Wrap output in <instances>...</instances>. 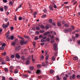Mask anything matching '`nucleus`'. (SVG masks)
<instances>
[{"label": "nucleus", "instance_id": "f257e3e1", "mask_svg": "<svg viewBox=\"0 0 80 80\" xmlns=\"http://www.w3.org/2000/svg\"><path fill=\"white\" fill-rule=\"evenodd\" d=\"M10 24V22H8L5 25V24H3L2 25V28H6L8 27L9 24Z\"/></svg>", "mask_w": 80, "mask_h": 80}, {"label": "nucleus", "instance_id": "f03ea898", "mask_svg": "<svg viewBox=\"0 0 80 80\" xmlns=\"http://www.w3.org/2000/svg\"><path fill=\"white\" fill-rule=\"evenodd\" d=\"M28 43V42H27V41H24L23 40H22L20 42V43H21V45H26V44H27Z\"/></svg>", "mask_w": 80, "mask_h": 80}, {"label": "nucleus", "instance_id": "7ed1b4c3", "mask_svg": "<svg viewBox=\"0 0 80 80\" xmlns=\"http://www.w3.org/2000/svg\"><path fill=\"white\" fill-rule=\"evenodd\" d=\"M53 49L55 51L57 50V46L56 43H54L53 45Z\"/></svg>", "mask_w": 80, "mask_h": 80}, {"label": "nucleus", "instance_id": "20e7f679", "mask_svg": "<svg viewBox=\"0 0 80 80\" xmlns=\"http://www.w3.org/2000/svg\"><path fill=\"white\" fill-rule=\"evenodd\" d=\"M20 49H21V46H20L16 47L15 48V50L17 51H19Z\"/></svg>", "mask_w": 80, "mask_h": 80}, {"label": "nucleus", "instance_id": "39448f33", "mask_svg": "<svg viewBox=\"0 0 80 80\" xmlns=\"http://www.w3.org/2000/svg\"><path fill=\"white\" fill-rule=\"evenodd\" d=\"M70 80H72V79H75V75L73 74L72 76L69 77Z\"/></svg>", "mask_w": 80, "mask_h": 80}, {"label": "nucleus", "instance_id": "423d86ee", "mask_svg": "<svg viewBox=\"0 0 80 80\" xmlns=\"http://www.w3.org/2000/svg\"><path fill=\"white\" fill-rule=\"evenodd\" d=\"M15 57L19 59L20 58V55H19V54L17 53L15 54Z\"/></svg>", "mask_w": 80, "mask_h": 80}, {"label": "nucleus", "instance_id": "0eeeda50", "mask_svg": "<svg viewBox=\"0 0 80 80\" xmlns=\"http://www.w3.org/2000/svg\"><path fill=\"white\" fill-rule=\"evenodd\" d=\"M23 4V3H21L20 5L18 6V7L17 8L16 10V12H17L18 10V8H20L22 7V5Z\"/></svg>", "mask_w": 80, "mask_h": 80}, {"label": "nucleus", "instance_id": "6e6552de", "mask_svg": "<svg viewBox=\"0 0 80 80\" xmlns=\"http://www.w3.org/2000/svg\"><path fill=\"white\" fill-rule=\"evenodd\" d=\"M0 64L2 65H5V64H6V62H5L3 60H2L1 62L0 63Z\"/></svg>", "mask_w": 80, "mask_h": 80}, {"label": "nucleus", "instance_id": "1a4fd4ad", "mask_svg": "<svg viewBox=\"0 0 80 80\" xmlns=\"http://www.w3.org/2000/svg\"><path fill=\"white\" fill-rule=\"evenodd\" d=\"M10 36V32H8L6 33V37H8Z\"/></svg>", "mask_w": 80, "mask_h": 80}, {"label": "nucleus", "instance_id": "9d476101", "mask_svg": "<svg viewBox=\"0 0 80 80\" xmlns=\"http://www.w3.org/2000/svg\"><path fill=\"white\" fill-rule=\"evenodd\" d=\"M49 8L50 10L51 11H53V7H52V6L51 5H50L49 7Z\"/></svg>", "mask_w": 80, "mask_h": 80}, {"label": "nucleus", "instance_id": "9b49d317", "mask_svg": "<svg viewBox=\"0 0 80 80\" xmlns=\"http://www.w3.org/2000/svg\"><path fill=\"white\" fill-rule=\"evenodd\" d=\"M29 68L31 70H33L34 69V67L32 66H30L29 67Z\"/></svg>", "mask_w": 80, "mask_h": 80}, {"label": "nucleus", "instance_id": "f8f14e48", "mask_svg": "<svg viewBox=\"0 0 80 80\" xmlns=\"http://www.w3.org/2000/svg\"><path fill=\"white\" fill-rule=\"evenodd\" d=\"M21 59L22 60H25V57L23 56H21Z\"/></svg>", "mask_w": 80, "mask_h": 80}, {"label": "nucleus", "instance_id": "ddd939ff", "mask_svg": "<svg viewBox=\"0 0 80 80\" xmlns=\"http://www.w3.org/2000/svg\"><path fill=\"white\" fill-rule=\"evenodd\" d=\"M42 66H43L44 67H46L47 65L45 64V63L44 62H43L42 63Z\"/></svg>", "mask_w": 80, "mask_h": 80}, {"label": "nucleus", "instance_id": "4468645a", "mask_svg": "<svg viewBox=\"0 0 80 80\" xmlns=\"http://www.w3.org/2000/svg\"><path fill=\"white\" fill-rule=\"evenodd\" d=\"M40 58L41 60H42L43 59V58H44V56H43V55L41 56L40 57Z\"/></svg>", "mask_w": 80, "mask_h": 80}, {"label": "nucleus", "instance_id": "2eb2a0df", "mask_svg": "<svg viewBox=\"0 0 80 80\" xmlns=\"http://www.w3.org/2000/svg\"><path fill=\"white\" fill-rule=\"evenodd\" d=\"M24 38H28V39H30V37L27 35H24Z\"/></svg>", "mask_w": 80, "mask_h": 80}, {"label": "nucleus", "instance_id": "dca6fc26", "mask_svg": "<svg viewBox=\"0 0 80 80\" xmlns=\"http://www.w3.org/2000/svg\"><path fill=\"white\" fill-rule=\"evenodd\" d=\"M13 2L12 1H10L9 2V5H13Z\"/></svg>", "mask_w": 80, "mask_h": 80}, {"label": "nucleus", "instance_id": "f3484780", "mask_svg": "<svg viewBox=\"0 0 80 80\" xmlns=\"http://www.w3.org/2000/svg\"><path fill=\"white\" fill-rule=\"evenodd\" d=\"M4 8L5 11H7V9H8V7L5 6H4Z\"/></svg>", "mask_w": 80, "mask_h": 80}, {"label": "nucleus", "instance_id": "a211bd4d", "mask_svg": "<svg viewBox=\"0 0 80 80\" xmlns=\"http://www.w3.org/2000/svg\"><path fill=\"white\" fill-rule=\"evenodd\" d=\"M6 60L8 62H10V58L8 57H6Z\"/></svg>", "mask_w": 80, "mask_h": 80}, {"label": "nucleus", "instance_id": "6ab92c4d", "mask_svg": "<svg viewBox=\"0 0 80 80\" xmlns=\"http://www.w3.org/2000/svg\"><path fill=\"white\" fill-rule=\"evenodd\" d=\"M64 32H65V33H67V32H68V29H65L64 30Z\"/></svg>", "mask_w": 80, "mask_h": 80}, {"label": "nucleus", "instance_id": "aec40b11", "mask_svg": "<svg viewBox=\"0 0 80 80\" xmlns=\"http://www.w3.org/2000/svg\"><path fill=\"white\" fill-rule=\"evenodd\" d=\"M4 70L5 72H8V68H4Z\"/></svg>", "mask_w": 80, "mask_h": 80}, {"label": "nucleus", "instance_id": "412c9836", "mask_svg": "<svg viewBox=\"0 0 80 80\" xmlns=\"http://www.w3.org/2000/svg\"><path fill=\"white\" fill-rule=\"evenodd\" d=\"M37 12H35L33 14V15H34V17L35 18L36 17V15H37Z\"/></svg>", "mask_w": 80, "mask_h": 80}, {"label": "nucleus", "instance_id": "4be33fe9", "mask_svg": "<svg viewBox=\"0 0 80 80\" xmlns=\"http://www.w3.org/2000/svg\"><path fill=\"white\" fill-rule=\"evenodd\" d=\"M56 80H60V78L58 75L57 76Z\"/></svg>", "mask_w": 80, "mask_h": 80}, {"label": "nucleus", "instance_id": "5701e85b", "mask_svg": "<svg viewBox=\"0 0 80 80\" xmlns=\"http://www.w3.org/2000/svg\"><path fill=\"white\" fill-rule=\"evenodd\" d=\"M52 60L53 61H55V56H53L52 57Z\"/></svg>", "mask_w": 80, "mask_h": 80}, {"label": "nucleus", "instance_id": "b1692460", "mask_svg": "<svg viewBox=\"0 0 80 80\" xmlns=\"http://www.w3.org/2000/svg\"><path fill=\"white\" fill-rule=\"evenodd\" d=\"M45 30H40L39 31L40 33H44L45 32Z\"/></svg>", "mask_w": 80, "mask_h": 80}, {"label": "nucleus", "instance_id": "393cba45", "mask_svg": "<svg viewBox=\"0 0 80 80\" xmlns=\"http://www.w3.org/2000/svg\"><path fill=\"white\" fill-rule=\"evenodd\" d=\"M52 34V33H53V34L54 35H55L56 34V32H53L52 31H51L50 32Z\"/></svg>", "mask_w": 80, "mask_h": 80}, {"label": "nucleus", "instance_id": "a878e982", "mask_svg": "<svg viewBox=\"0 0 80 80\" xmlns=\"http://www.w3.org/2000/svg\"><path fill=\"white\" fill-rule=\"evenodd\" d=\"M41 42H47V40H45L44 39H42L41 40Z\"/></svg>", "mask_w": 80, "mask_h": 80}, {"label": "nucleus", "instance_id": "bb28decb", "mask_svg": "<svg viewBox=\"0 0 80 80\" xmlns=\"http://www.w3.org/2000/svg\"><path fill=\"white\" fill-rule=\"evenodd\" d=\"M5 46H6V44H5V43H3L2 44V47H3V48H4V47H5Z\"/></svg>", "mask_w": 80, "mask_h": 80}, {"label": "nucleus", "instance_id": "cd10ccee", "mask_svg": "<svg viewBox=\"0 0 80 80\" xmlns=\"http://www.w3.org/2000/svg\"><path fill=\"white\" fill-rule=\"evenodd\" d=\"M73 60H78V58L77 57H74L73 58Z\"/></svg>", "mask_w": 80, "mask_h": 80}, {"label": "nucleus", "instance_id": "c85d7f7f", "mask_svg": "<svg viewBox=\"0 0 80 80\" xmlns=\"http://www.w3.org/2000/svg\"><path fill=\"white\" fill-rule=\"evenodd\" d=\"M37 67L38 68H40V67H42V65L40 64H38L37 65Z\"/></svg>", "mask_w": 80, "mask_h": 80}, {"label": "nucleus", "instance_id": "c756f323", "mask_svg": "<svg viewBox=\"0 0 80 80\" xmlns=\"http://www.w3.org/2000/svg\"><path fill=\"white\" fill-rule=\"evenodd\" d=\"M36 30H38V31L40 30V28H39L38 27V26H37L36 27Z\"/></svg>", "mask_w": 80, "mask_h": 80}, {"label": "nucleus", "instance_id": "7c9ffc66", "mask_svg": "<svg viewBox=\"0 0 80 80\" xmlns=\"http://www.w3.org/2000/svg\"><path fill=\"white\" fill-rule=\"evenodd\" d=\"M6 54H7L6 53V52H4L2 53V55H3V56H5V55Z\"/></svg>", "mask_w": 80, "mask_h": 80}, {"label": "nucleus", "instance_id": "2f4dec72", "mask_svg": "<svg viewBox=\"0 0 80 80\" xmlns=\"http://www.w3.org/2000/svg\"><path fill=\"white\" fill-rule=\"evenodd\" d=\"M40 72H41L40 70H37V74H39V73H40Z\"/></svg>", "mask_w": 80, "mask_h": 80}, {"label": "nucleus", "instance_id": "473e14b6", "mask_svg": "<svg viewBox=\"0 0 80 80\" xmlns=\"http://www.w3.org/2000/svg\"><path fill=\"white\" fill-rule=\"evenodd\" d=\"M34 40H38V37L37 36H36L34 38Z\"/></svg>", "mask_w": 80, "mask_h": 80}, {"label": "nucleus", "instance_id": "72a5a7b5", "mask_svg": "<svg viewBox=\"0 0 80 80\" xmlns=\"http://www.w3.org/2000/svg\"><path fill=\"white\" fill-rule=\"evenodd\" d=\"M40 27H41V28H42V29H44V28H45V26H43L42 25H41L40 26Z\"/></svg>", "mask_w": 80, "mask_h": 80}, {"label": "nucleus", "instance_id": "f704fd0d", "mask_svg": "<svg viewBox=\"0 0 80 80\" xmlns=\"http://www.w3.org/2000/svg\"><path fill=\"white\" fill-rule=\"evenodd\" d=\"M57 25L58 27H60V26H61V23L60 22H58Z\"/></svg>", "mask_w": 80, "mask_h": 80}, {"label": "nucleus", "instance_id": "c9c22d12", "mask_svg": "<svg viewBox=\"0 0 80 80\" xmlns=\"http://www.w3.org/2000/svg\"><path fill=\"white\" fill-rule=\"evenodd\" d=\"M30 63V61L29 60H28L26 62V64L27 65H28Z\"/></svg>", "mask_w": 80, "mask_h": 80}, {"label": "nucleus", "instance_id": "e433bc0d", "mask_svg": "<svg viewBox=\"0 0 80 80\" xmlns=\"http://www.w3.org/2000/svg\"><path fill=\"white\" fill-rule=\"evenodd\" d=\"M51 42L52 43H54V42H55V40H54L53 39H52L51 40Z\"/></svg>", "mask_w": 80, "mask_h": 80}, {"label": "nucleus", "instance_id": "4c0bfd02", "mask_svg": "<svg viewBox=\"0 0 80 80\" xmlns=\"http://www.w3.org/2000/svg\"><path fill=\"white\" fill-rule=\"evenodd\" d=\"M11 58H15V55L14 54H12L11 57Z\"/></svg>", "mask_w": 80, "mask_h": 80}, {"label": "nucleus", "instance_id": "58836bf2", "mask_svg": "<svg viewBox=\"0 0 80 80\" xmlns=\"http://www.w3.org/2000/svg\"><path fill=\"white\" fill-rule=\"evenodd\" d=\"M48 57H49V56L48 55L47 56H46V57L45 58V59L46 60H47L48 59Z\"/></svg>", "mask_w": 80, "mask_h": 80}, {"label": "nucleus", "instance_id": "ea45409f", "mask_svg": "<svg viewBox=\"0 0 80 80\" xmlns=\"http://www.w3.org/2000/svg\"><path fill=\"white\" fill-rule=\"evenodd\" d=\"M49 22L50 23H52V19H50L49 20Z\"/></svg>", "mask_w": 80, "mask_h": 80}, {"label": "nucleus", "instance_id": "a19ab883", "mask_svg": "<svg viewBox=\"0 0 80 80\" xmlns=\"http://www.w3.org/2000/svg\"><path fill=\"white\" fill-rule=\"evenodd\" d=\"M65 27H68L69 26V25L68 24H65L64 25Z\"/></svg>", "mask_w": 80, "mask_h": 80}, {"label": "nucleus", "instance_id": "79ce46f5", "mask_svg": "<svg viewBox=\"0 0 80 80\" xmlns=\"http://www.w3.org/2000/svg\"><path fill=\"white\" fill-rule=\"evenodd\" d=\"M47 32H46L43 34V36H47Z\"/></svg>", "mask_w": 80, "mask_h": 80}, {"label": "nucleus", "instance_id": "37998d69", "mask_svg": "<svg viewBox=\"0 0 80 80\" xmlns=\"http://www.w3.org/2000/svg\"><path fill=\"white\" fill-rule=\"evenodd\" d=\"M54 71H53V70L52 69H51L50 70V73H51V74L53 73V72Z\"/></svg>", "mask_w": 80, "mask_h": 80}, {"label": "nucleus", "instance_id": "c03bdc74", "mask_svg": "<svg viewBox=\"0 0 80 80\" xmlns=\"http://www.w3.org/2000/svg\"><path fill=\"white\" fill-rule=\"evenodd\" d=\"M68 32H72V29L71 28H68Z\"/></svg>", "mask_w": 80, "mask_h": 80}, {"label": "nucleus", "instance_id": "a18cd8bd", "mask_svg": "<svg viewBox=\"0 0 80 80\" xmlns=\"http://www.w3.org/2000/svg\"><path fill=\"white\" fill-rule=\"evenodd\" d=\"M12 45L15 46V45L16 44L15 42H12Z\"/></svg>", "mask_w": 80, "mask_h": 80}, {"label": "nucleus", "instance_id": "49530a36", "mask_svg": "<svg viewBox=\"0 0 80 80\" xmlns=\"http://www.w3.org/2000/svg\"><path fill=\"white\" fill-rule=\"evenodd\" d=\"M6 38H7V39L8 40H11V37H10V36H9L8 37H6Z\"/></svg>", "mask_w": 80, "mask_h": 80}, {"label": "nucleus", "instance_id": "de8ad7c7", "mask_svg": "<svg viewBox=\"0 0 80 80\" xmlns=\"http://www.w3.org/2000/svg\"><path fill=\"white\" fill-rule=\"evenodd\" d=\"M63 80H67V78L66 77H63Z\"/></svg>", "mask_w": 80, "mask_h": 80}, {"label": "nucleus", "instance_id": "09e8293b", "mask_svg": "<svg viewBox=\"0 0 80 80\" xmlns=\"http://www.w3.org/2000/svg\"><path fill=\"white\" fill-rule=\"evenodd\" d=\"M47 15L46 14L42 16V18H45L46 17Z\"/></svg>", "mask_w": 80, "mask_h": 80}, {"label": "nucleus", "instance_id": "8fccbe9b", "mask_svg": "<svg viewBox=\"0 0 80 80\" xmlns=\"http://www.w3.org/2000/svg\"><path fill=\"white\" fill-rule=\"evenodd\" d=\"M22 77H25V78H26V77H27V76L25 74L22 75Z\"/></svg>", "mask_w": 80, "mask_h": 80}, {"label": "nucleus", "instance_id": "3c124183", "mask_svg": "<svg viewBox=\"0 0 80 80\" xmlns=\"http://www.w3.org/2000/svg\"><path fill=\"white\" fill-rule=\"evenodd\" d=\"M14 38V36H12L11 37V40H13V39Z\"/></svg>", "mask_w": 80, "mask_h": 80}, {"label": "nucleus", "instance_id": "603ef678", "mask_svg": "<svg viewBox=\"0 0 80 80\" xmlns=\"http://www.w3.org/2000/svg\"><path fill=\"white\" fill-rule=\"evenodd\" d=\"M46 40V42L47 41L48 42H50V39L49 38H48L47 40Z\"/></svg>", "mask_w": 80, "mask_h": 80}, {"label": "nucleus", "instance_id": "864d4df0", "mask_svg": "<svg viewBox=\"0 0 80 80\" xmlns=\"http://www.w3.org/2000/svg\"><path fill=\"white\" fill-rule=\"evenodd\" d=\"M18 37L20 39H23V38L20 36H18Z\"/></svg>", "mask_w": 80, "mask_h": 80}, {"label": "nucleus", "instance_id": "5fc2aeb1", "mask_svg": "<svg viewBox=\"0 0 80 80\" xmlns=\"http://www.w3.org/2000/svg\"><path fill=\"white\" fill-rule=\"evenodd\" d=\"M3 59H2V58L0 57V64L1 63H2V62Z\"/></svg>", "mask_w": 80, "mask_h": 80}, {"label": "nucleus", "instance_id": "6e6d98bb", "mask_svg": "<svg viewBox=\"0 0 80 80\" xmlns=\"http://www.w3.org/2000/svg\"><path fill=\"white\" fill-rule=\"evenodd\" d=\"M71 27L72 28V30H74L75 29V28L74 27V26H72Z\"/></svg>", "mask_w": 80, "mask_h": 80}, {"label": "nucleus", "instance_id": "4d7b16f0", "mask_svg": "<svg viewBox=\"0 0 80 80\" xmlns=\"http://www.w3.org/2000/svg\"><path fill=\"white\" fill-rule=\"evenodd\" d=\"M14 72L15 73H17L18 72V70H17V69H16Z\"/></svg>", "mask_w": 80, "mask_h": 80}, {"label": "nucleus", "instance_id": "13d9d810", "mask_svg": "<svg viewBox=\"0 0 80 80\" xmlns=\"http://www.w3.org/2000/svg\"><path fill=\"white\" fill-rule=\"evenodd\" d=\"M76 77H77V78H80V75H78L77 76H76Z\"/></svg>", "mask_w": 80, "mask_h": 80}, {"label": "nucleus", "instance_id": "bf43d9fd", "mask_svg": "<svg viewBox=\"0 0 80 80\" xmlns=\"http://www.w3.org/2000/svg\"><path fill=\"white\" fill-rule=\"evenodd\" d=\"M45 28L46 29V30H48V28H49V27H48V26H46V28Z\"/></svg>", "mask_w": 80, "mask_h": 80}, {"label": "nucleus", "instance_id": "052dcab7", "mask_svg": "<svg viewBox=\"0 0 80 80\" xmlns=\"http://www.w3.org/2000/svg\"><path fill=\"white\" fill-rule=\"evenodd\" d=\"M40 33H39V32L38 31H36V35H38V34H39Z\"/></svg>", "mask_w": 80, "mask_h": 80}, {"label": "nucleus", "instance_id": "680f3d73", "mask_svg": "<svg viewBox=\"0 0 80 80\" xmlns=\"http://www.w3.org/2000/svg\"><path fill=\"white\" fill-rule=\"evenodd\" d=\"M4 20L5 21V22H8V19L7 18H6L4 19Z\"/></svg>", "mask_w": 80, "mask_h": 80}, {"label": "nucleus", "instance_id": "e2e57ef3", "mask_svg": "<svg viewBox=\"0 0 80 80\" xmlns=\"http://www.w3.org/2000/svg\"><path fill=\"white\" fill-rule=\"evenodd\" d=\"M76 35V37H79V34H75Z\"/></svg>", "mask_w": 80, "mask_h": 80}, {"label": "nucleus", "instance_id": "0e129e2a", "mask_svg": "<svg viewBox=\"0 0 80 80\" xmlns=\"http://www.w3.org/2000/svg\"><path fill=\"white\" fill-rule=\"evenodd\" d=\"M42 37H43V35H40L39 37V38H42Z\"/></svg>", "mask_w": 80, "mask_h": 80}, {"label": "nucleus", "instance_id": "69168bd1", "mask_svg": "<svg viewBox=\"0 0 80 80\" xmlns=\"http://www.w3.org/2000/svg\"><path fill=\"white\" fill-rule=\"evenodd\" d=\"M14 20L15 21H16L17 20V16L15 15L14 16Z\"/></svg>", "mask_w": 80, "mask_h": 80}, {"label": "nucleus", "instance_id": "338daca9", "mask_svg": "<svg viewBox=\"0 0 80 80\" xmlns=\"http://www.w3.org/2000/svg\"><path fill=\"white\" fill-rule=\"evenodd\" d=\"M0 10L1 12H3V8H0Z\"/></svg>", "mask_w": 80, "mask_h": 80}, {"label": "nucleus", "instance_id": "774afa93", "mask_svg": "<svg viewBox=\"0 0 80 80\" xmlns=\"http://www.w3.org/2000/svg\"><path fill=\"white\" fill-rule=\"evenodd\" d=\"M18 19L19 20H22V18L21 17H20Z\"/></svg>", "mask_w": 80, "mask_h": 80}]
</instances>
